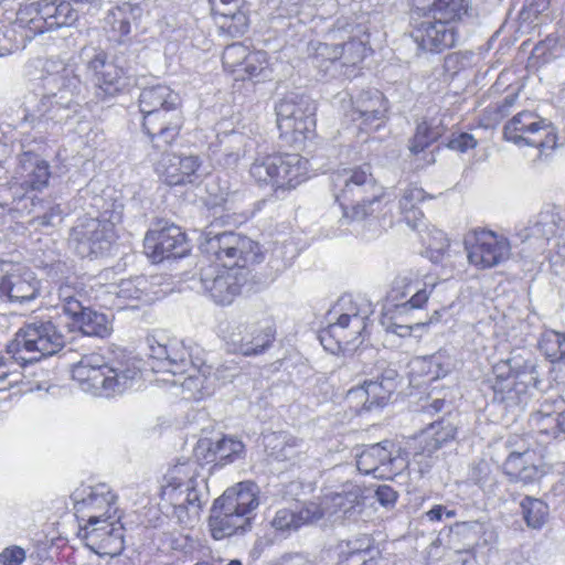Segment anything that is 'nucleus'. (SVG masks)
<instances>
[{
  "label": "nucleus",
  "mask_w": 565,
  "mask_h": 565,
  "mask_svg": "<svg viewBox=\"0 0 565 565\" xmlns=\"http://www.w3.org/2000/svg\"><path fill=\"white\" fill-rule=\"evenodd\" d=\"M210 262L202 271L204 292L220 306H228L241 296L245 278L238 271L260 264L265 254L258 242L235 232H223L205 239Z\"/></svg>",
  "instance_id": "nucleus-1"
},
{
  "label": "nucleus",
  "mask_w": 565,
  "mask_h": 565,
  "mask_svg": "<svg viewBox=\"0 0 565 565\" xmlns=\"http://www.w3.org/2000/svg\"><path fill=\"white\" fill-rule=\"evenodd\" d=\"M148 363L158 384L177 386L185 401L211 397L223 383L221 371L207 362L196 345L181 340L150 345Z\"/></svg>",
  "instance_id": "nucleus-2"
},
{
  "label": "nucleus",
  "mask_w": 565,
  "mask_h": 565,
  "mask_svg": "<svg viewBox=\"0 0 565 565\" xmlns=\"http://www.w3.org/2000/svg\"><path fill=\"white\" fill-rule=\"evenodd\" d=\"M137 105L141 131L154 151L167 150L179 143L186 117L175 92L161 84L145 87Z\"/></svg>",
  "instance_id": "nucleus-3"
},
{
  "label": "nucleus",
  "mask_w": 565,
  "mask_h": 565,
  "mask_svg": "<svg viewBox=\"0 0 565 565\" xmlns=\"http://www.w3.org/2000/svg\"><path fill=\"white\" fill-rule=\"evenodd\" d=\"M137 375L132 359L117 348L84 354L71 369L72 380L82 391L106 398L121 394Z\"/></svg>",
  "instance_id": "nucleus-4"
},
{
  "label": "nucleus",
  "mask_w": 565,
  "mask_h": 565,
  "mask_svg": "<svg viewBox=\"0 0 565 565\" xmlns=\"http://www.w3.org/2000/svg\"><path fill=\"white\" fill-rule=\"evenodd\" d=\"M373 305L363 297L341 296L326 313L327 324L318 332L324 350L337 354L364 342L370 335Z\"/></svg>",
  "instance_id": "nucleus-5"
},
{
  "label": "nucleus",
  "mask_w": 565,
  "mask_h": 565,
  "mask_svg": "<svg viewBox=\"0 0 565 565\" xmlns=\"http://www.w3.org/2000/svg\"><path fill=\"white\" fill-rule=\"evenodd\" d=\"M309 160L300 153L274 150L257 153L248 168L252 182L259 189H269L281 198L309 179Z\"/></svg>",
  "instance_id": "nucleus-6"
},
{
  "label": "nucleus",
  "mask_w": 565,
  "mask_h": 565,
  "mask_svg": "<svg viewBox=\"0 0 565 565\" xmlns=\"http://www.w3.org/2000/svg\"><path fill=\"white\" fill-rule=\"evenodd\" d=\"M343 186L335 194L342 207L343 217L349 222H364L382 210L387 195L372 172L370 163L343 170Z\"/></svg>",
  "instance_id": "nucleus-7"
},
{
  "label": "nucleus",
  "mask_w": 565,
  "mask_h": 565,
  "mask_svg": "<svg viewBox=\"0 0 565 565\" xmlns=\"http://www.w3.org/2000/svg\"><path fill=\"white\" fill-rule=\"evenodd\" d=\"M279 137L307 151L319 140L317 132V105L315 100L298 94H288L275 106Z\"/></svg>",
  "instance_id": "nucleus-8"
},
{
  "label": "nucleus",
  "mask_w": 565,
  "mask_h": 565,
  "mask_svg": "<svg viewBox=\"0 0 565 565\" xmlns=\"http://www.w3.org/2000/svg\"><path fill=\"white\" fill-rule=\"evenodd\" d=\"M541 383L535 359L525 352H512L493 364L489 387L498 402H516L529 388Z\"/></svg>",
  "instance_id": "nucleus-9"
},
{
  "label": "nucleus",
  "mask_w": 565,
  "mask_h": 565,
  "mask_svg": "<svg viewBox=\"0 0 565 565\" xmlns=\"http://www.w3.org/2000/svg\"><path fill=\"white\" fill-rule=\"evenodd\" d=\"M78 21V12L68 0H34L21 3L11 25L23 38L73 26Z\"/></svg>",
  "instance_id": "nucleus-10"
},
{
  "label": "nucleus",
  "mask_w": 565,
  "mask_h": 565,
  "mask_svg": "<svg viewBox=\"0 0 565 565\" xmlns=\"http://www.w3.org/2000/svg\"><path fill=\"white\" fill-rule=\"evenodd\" d=\"M198 467L194 462H177L162 476L158 492L159 505L182 520L190 508L199 509L200 495L196 479Z\"/></svg>",
  "instance_id": "nucleus-11"
},
{
  "label": "nucleus",
  "mask_w": 565,
  "mask_h": 565,
  "mask_svg": "<svg viewBox=\"0 0 565 565\" xmlns=\"http://www.w3.org/2000/svg\"><path fill=\"white\" fill-rule=\"evenodd\" d=\"M121 214L107 210L97 217L78 218L71 231V239L82 256L98 257L108 253L119 238Z\"/></svg>",
  "instance_id": "nucleus-12"
},
{
  "label": "nucleus",
  "mask_w": 565,
  "mask_h": 565,
  "mask_svg": "<svg viewBox=\"0 0 565 565\" xmlns=\"http://www.w3.org/2000/svg\"><path fill=\"white\" fill-rule=\"evenodd\" d=\"M503 138L519 147L537 149L540 157L550 156L558 145L555 126L533 110H521L503 126Z\"/></svg>",
  "instance_id": "nucleus-13"
},
{
  "label": "nucleus",
  "mask_w": 565,
  "mask_h": 565,
  "mask_svg": "<svg viewBox=\"0 0 565 565\" xmlns=\"http://www.w3.org/2000/svg\"><path fill=\"white\" fill-rule=\"evenodd\" d=\"M64 344V335L53 322L29 323L15 333L8 347V352L15 360L36 362L56 354Z\"/></svg>",
  "instance_id": "nucleus-14"
},
{
  "label": "nucleus",
  "mask_w": 565,
  "mask_h": 565,
  "mask_svg": "<svg viewBox=\"0 0 565 565\" xmlns=\"http://www.w3.org/2000/svg\"><path fill=\"white\" fill-rule=\"evenodd\" d=\"M463 248L468 264L479 271L497 268L512 256L510 239L486 227L470 230L463 237Z\"/></svg>",
  "instance_id": "nucleus-15"
},
{
  "label": "nucleus",
  "mask_w": 565,
  "mask_h": 565,
  "mask_svg": "<svg viewBox=\"0 0 565 565\" xmlns=\"http://www.w3.org/2000/svg\"><path fill=\"white\" fill-rule=\"evenodd\" d=\"M221 62L223 72L235 82H264L273 73L269 54L243 42L226 45Z\"/></svg>",
  "instance_id": "nucleus-16"
},
{
  "label": "nucleus",
  "mask_w": 565,
  "mask_h": 565,
  "mask_svg": "<svg viewBox=\"0 0 565 565\" xmlns=\"http://www.w3.org/2000/svg\"><path fill=\"white\" fill-rule=\"evenodd\" d=\"M142 247L145 256L154 265L185 258L192 252L186 232L174 223L161 221L146 232Z\"/></svg>",
  "instance_id": "nucleus-17"
},
{
  "label": "nucleus",
  "mask_w": 565,
  "mask_h": 565,
  "mask_svg": "<svg viewBox=\"0 0 565 565\" xmlns=\"http://www.w3.org/2000/svg\"><path fill=\"white\" fill-rule=\"evenodd\" d=\"M388 110V100L382 92L366 89L351 97L347 116L359 134L371 135L386 125Z\"/></svg>",
  "instance_id": "nucleus-18"
},
{
  "label": "nucleus",
  "mask_w": 565,
  "mask_h": 565,
  "mask_svg": "<svg viewBox=\"0 0 565 565\" xmlns=\"http://www.w3.org/2000/svg\"><path fill=\"white\" fill-rule=\"evenodd\" d=\"M52 175L50 162L38 152L28 150L18 156L11 182L23 195L38 194L50 186Z\"/></svg>",
  "instance_id": "nucleus-19"
},
{
  "label": "nucleus",
  "mask_w": 565,
  "mask_h": 565,
  "mask_svg": "<svg viewBox=\"0 0 565 565\" xmlns=\"http://www.w3.org/2000/svg\"><path fill=\"white\" fill-rule=\"evenodd\" d=\"M276 339L273 323L242 324L225 338L227 352L243 356H257L269 350Z\"/></svg>",
  "instance_id": "nucleus-20"
},
{
  "label": "nucleus",
  "mask_w": 565,
  "mask_h": 565,
  "mask_svg": "<svg viewBox=\"0 0 565 565\" xmlns=\"http://www.w3.org/2000/svg\"><path fill=\"white\" fill-rule=\"evenodd\" d=\"M411 35L420 51L440 54L456 46L459 31L457 25L427 15L414 25Z\"/></svg>",
  "instance_id": "nucleus-21"
},
{
  "label": "nucleus",
  "mask_w": 565,
  "mask_h": 565,
  "mask_svg": "<svg viewBox=\"0 0 565 565\" xmlns=\"http://www.w3.org/2000/svg\"><path fill=\"white\" fill-rule=\"evenodd\" d=\"M85 546L99 557H116L125 550V527L119 519L99 522L92 526H81Z\"/></svg>",
  "instance_id": "nucleus-22"
},
{
  "label": "nucleus",
  "mask_w": 565,
  "mask_h": 565,
  "mask_svg": "<svg viewBox=\"0 0 565 565\" xmlns=\"http://www.w3.org/2000/svg\"><path fill=\"white\" fill-rule=\"evenodd\" d=\"M527 424L530 433L543 443L565 439V399H544L531 413Z\"/></svg>",
  "instance_id": "nucleus-23"
},
{
  "label": "nucleus",
  "mask_w": 565,
  "mask_h": 565,
  "mask_svg": "<svg viewBox=\"0 0 565 565\" xmlns=\"http://www.w3.org/2000/svg\"><path fill=\"white\" fill-rule=\"evenodd\" d=\"M434 288V284L428 286L416 276H398L386 292L385 301L390 305L386 309H396L397 311L424 309Z\"/></svg>",
  "instance_id": "nucleus-24"
},
{
  "label": "nucleus",
  "mask_w": 565,
  "mask_h": 565,
  "mask_svg": "<svg viewBox=\"0 0 565 565\" xmlns=\"http://www.w3.org/2000/svg\"><path fill=\"white\" fill-rule=\"evenodd\" d=\"M202 160L198 154L168 152L154 164L159 178L171 186L193 183L199 178Z\"/></svg>",
  "instance_id": "nucleus-25"
},
{
  "label": "nucleus",
  "mask_w": 565,
  "mask_h": 565,
  "mask_svg": "<svg viewBox=\"0 0 565 565\" xmlns=\"http://www.w3.org/2000/svg\"><path fill=\"white\" fill-rule=\"evenodd\" d=\"M374 54L371 46V33L365 28L358 35L351 36L347 42L339 44V58L337 68L348 78L362 73L364 62Z\"/></svg>",
  "instance_id": "nucleus-26"
},
{
  "label": "nucleus",
  "mask_w": 565,
  "mask_h": 565,
  "mask_svg": "<svg viewBox=\"0 0 565 565\" xmlns=\"http://www.w3.org/2000/svg\"><path fill=\"white\" fill-rule=\"evenodd\" d=\"M94 74L97 96L102 99L121 94L127 86V76L122 67L107 60L104 52L97 53L88 63Z\"/></svg>",
  "instance_id": "nucleus-27"
},
{
  "label": "nucleus",
  "mask_w": 565,
  "mask_h": 565,
  "mask_svg": "<svg viewBox=\"0 0 565 565\" xmlns=\"http://www.w3.org/2000/svg\"><path fill=\"white\" fill-rule=\"evenodd\" d=\"M324 516L323 508L316 502H307L296 510L278 509L270 520V527L278 535L288 536L303 526L317 523Z\"/></svg>",
  "instance_id": "nucleus-28"
},
{
  "label": "nucleus",
  "mask_w": 565,
  "mask_h": 565,
  "mask_svg": "<svg viewBox=\"0 0 565 565\" xmlns=\"http://www.w3.org/2000/svg\"><path fill=\"white\" fill-rule=\"evenodd\" d=\"M393 447L392 441L384 440L363 449L356 458L358 470L377 479H393L397 475L394 469L396 458L393 457Z\"/></svg>",
  "instance_id": "nucleus-29"
},
{
  "label": "nucleus",
  "mask_w": 565,
  "mask_h": 565,
  "mask_svg": "<svg viewBox=\"0 0 565 565\" xmlns=\"http://www.w3.org/2000/svg\"><path fill=\"white\" fill-rule=\"evenodd\" d=\"M502 470L510 481L533 483L543 476L542 455L534 448L514 450L502 463Z\"/></svg>",
  "instance_id": "nucleus-30"
},
{
  "label": "nucleus",
  "mask_w": 565,
  "mask_h": 565,
  "mask_svg": "<svg viewBox=\"0 0 565 565\" xmlns=\"http://www.w3.org/2000/svg\"><path fill=\"white\" fill-rule=\"evenodd\" d=\"M207 527L213 540L222 541L248 532L252 527V519L227 511V507L216 499L210 511Z\"/></svg>",
  "instance_id": "nucleus-31"
},
{
  "label": "nucleus",
  "mask_w": 565,
  "mask_h": 565,
  "mask_svg": "<svg viewBox=\"0 0 565 565\" xmlns=\"http://www.w3.org/2000/svg\"><path fill=\"white\" fill-rule=\"evenodd\" d=\"M338 565H379L380 551L371 534L341 540L337 545Z\"/></svg>",
  "instance_id": "nucleus-32"
},
{
  "label": "nucleus",
  "mask_w": 565,
  "mask_h": 565,
  "mask_svg": "<svg viewBox=\"0 0 565 565\" xmlns=\"http://www.w3.org/2000/svg\"><path fill=\"white\" fill-rule=\"evenodd\" d=\"M40 294V281L29 270H17L6 274L0 279V298L12 302H25L35 299Z\"/></svg>",
  "instance_id": "nucleus-33"
},
{
  "label": "nucleus",
  "mask_w": 565,
  "mask_h": 565,
  "mask_svg": "<svg viewBox=\"0 0 565 565\" xmlns=\"http://www.w3.org/2000/svg\"><path fill=\"white\" fill-rule=\"evenodd\" d=\"M75 514L79 521H86L84 526L96 525L104 519L114 520L116 514V498L111 493L92 492L85 499L75 503Z\"/></svg>",
  "instance_id": "nucleus-34"
},
{
  "label": "nucleus",
  "mask_w": 565,
  "mask_h": 565,
  "mask_svg": "<svg viewBox=\"0 0 565 565\" xmlns=\"http://www.w3.org/2000/svg\"><path fill=\"white\" fill-rule=\"evenodd\" d=\"M211 18L221 35L239 38L250 26V10L247 2L210 11Z\"/></svg>",
  "instance_id": "nucleus-35"
},
{
  "label": "nucleus",
  "mask_w": 565,
  "mask_h": 565,
  "mask_svg": "<svg viewBox=\"0 0 565 565\" xmlns=\"http://www.w3.org/2000/svg\"><path fill=\"white\" fill-rule=\"evenodd\" d=\"M217 500L227 507V511H234L242 518H250L252 512L259 505L257 484L254 481H241L227 489Z\"/></svg>",
  "instance_id": "nucleus-36"
},
{
  "label": "nucleus",
  "mask_w": 565,
  "mask_h": 565,
  "mask_svg": "<svg viewBox=\"0 0 565 565\" xmlns=\"http://www.w3.org/2000/svg\"><path fill=\"white\" fill-rule=\"evenodd\" d=\"M456 436L457 427L452 423L444 418L436 420L417 436L418 452L429 457L454 441Z\"/></svg>",
  "instance_id": "nucleus-37"
},
{
  "label": "nucleus",
  "mask_w": 565,
  "mask_h": 565,
  "mask_svg": "<svg viewBox=\"0 0 565 565\" xmlns=\"http://www.w3.org/2000/svg\"><path fill=\"white\" fill-rule=\"evenodd\" d=\"M245 455V445L233 437L224 436L220 440L207 443L206 454L203 459L214 467H225L239 460Z\"/></svg>",
  "instance_id": "nucleus-38"
},
{
  "label": "nucleus",
  "mask_w": 565,
  "mask_h": 565,
  "mask_svg": "<svg viewBox=\"0 0 565 565\" xmlns=\"http://www.w3.org/2000/svg\"><path fill=\"white\" fill-rule=\"evenodd\" d=\"M413 4L450 25H457L468 13L466 0H413Z\"/></svg>",
  "instance_id": "nucleus-39"
},
{
  "label": "nucleus",
  "mask_w": 565,
  "mask_h": 565,
  "mask_svg": "<svg viewBox=\"0 0 565 565\" xmlns=\"http://www.w3.org/2000/svg\"><path fill=\"white\" fill-rule=\"evenodd\" d=\"M445 134L443 124H435L433 119L424 118L417 122L415 131L408 140V150L418 156L436 143Z\"/></svg>",
  "instance_id": "nucleus-40"
},
{
  "label": "nucleus",
  "mask_w": 565,
  "mask_h": 565,
  "mask_svg": "<svg viewBox=\"0 0 565 565\" xmlns=\"http://www.w3.org/2000/svg\"><path fill=\"white\" fill-rule=\"evenodd\" d=\"M141 18V9L138 6L124 3L113 8L107 15V23L113 32L120 38L127 36L131 25L137 24Z\"/></svg>",
  "instance_id": "nucleus-41"
},
{
  "label": "nucleus",
  "mask_w": 565,
  "mask_h": 565,
  "mask_svg": "<svg viewBox=\"0 0 565 565\" xmlns=\"http://www.w3.org/2000/svg\"><path fill=\"white\" fill-rule=\"evenodd\" d=\"M429 199H431V195L427 194L422 188L411 185L405 189L399 199V209L404 220L415 227L417 222L424 217L418 205Z\"/></svg>",
  "instance_id": "nucleus-42"
},
{
  "label": "nucleus",
  "mask_w": 565,
  "mask_h": 565,
  "mask_svg": "<svg viewBox=\"0 0 565 565\" xmlns=\"http://www.w3.org/2000/svg\"><path fill=\"white\" fill-rule=\"evenodd\" d=\"M364 390H367L369 408L371 412L386 406L394 392V385L383 376L376 380H366L363 383Z\"/></svg>",
  "instance_id": "nucleus-43"
},
{
  "label": "nucleus",
  "mask_w": 565,
  "mask_h": 565,
  "mask_svg": "<svg viewBox=\"0 0 565 565\" xmlns=\"http://www.w3.org/2000/svg\"><path fill=\"white\" fill-rule=\"evenodd\" d=\"M520 89L509 92L500 100L490 104L483 110L482 122L487 127L498 125L518 105Z\"/></svg>",
  "instance_id": "nucleus-44"
},
{
  "label": "nucleus",
  "mask_w": 565,
  "mask_h": 565,
  "mask_svg": "<svg viewBox=\"0 0 565 565\" xmlns=\"http://www.w3.org/2000/svg\"><path fill=\"white\" fill-rule=\"evenodd\" d=\"M523 520L531 529H541L548 519V505L541 499L526 495L520 503Z\"/></svg>",
  "instance_id": "nucleus-45"
},
{
  "label": "nucleus",
  "mask_w": 565,
  "mask_h": 565,
  "mask_svg": "<svg viewBox=\"0 0 565 565\" xmlns=\"http://www.w3.org/2000/svg\"><path fill=\"white\" fill-rule=\"evenodd\" d=\"M142 281L139 279L121 280L118 286L117 297L125 308H139V303L145 295V288L140 287Z\"/></svg>",
  "instance_id": "nucleus-46"
},
{
  "label": "nucleus",
  "mask_w": 565,
  "mask_h": 565,
  "mask_svg": "<svg viewBox=\"0 0 565 565\" xmlns=\"http://www.w3.org/2000/svg\"><path fill=\"white\" fill-rule=\"evenodd\" d=\"M402 312L403 311H397L396 309L383 310L380 318V322L387 332L405 338L409 337L413 333L414 329L427 326V323H416L413 326L398 323L397 320Z\"/></svg>",
  "instance_id": "nucleus-47"
},
{
  "label": "nucleus",
  "mask_w": 565,
  "mask_h": 565,
  "mask_svg": "<svg viewBox=\"0 0 565 565\" xmlns=\"http://www.w3.org/2000/svg\"><path fill=\"white\" fill-rule=\"evenodd\" d=\"M539 348L550 362H561V332L554 330L544 332L539 341Z\"/></svg>",
  "instance_id": "nucleus-48"
},
{
  "label": "nucleus",
  "mask_w": 565,
  "mask_h": 565,
  "mask_svg": "<svg viewBox=\"0 0 565 565\" xmlns=\"http://www.w3.org/2000/svg\"><path fill=\"white\" fill-rule=\"evenodd\" d=\"M81 328L85 334L100 338L106 337L110 332L106 317L94 311L83 316Z\"/></svg>",
  "instance_id": "nucleus-49"
},
{
  "label": "nucleus",
  "mask_w": 565,
  "mask_h": 565,
  "mask_svg": "<svg viewBox=\"0 0 565 565\" xmlns=\"http://www.w3.org/2000/svg\"><path fill=\"white\" fill-rule=\"evenodd\" d=\"M339 44H330L324 42L311 43V56L316 62L323 66L327 63L338 65Z\"/></svg>",
  "instance_id": "nucleus-50"
},
{
  "label": "nucleus",
  "mask_w": 565,
  "mask_h": 565,
  "mask_svg": "<svg viewBox=\"0 0 565 565\" xmlns=\"http://www.w3.org/2000/svg\"><path fill=\"white\" fill-rule=\"evenodd\" d=\"M345 403L355 415L371 413L367 390H364L363 384L354 386L347 392Z\"/></svg>",
  "instance_id": "nucleus-51"
},
{
  "label": "nucleus",
  "mask_w": 565,
  "mask_h": 565,
  "mask_svg": "<svg viewBox=\"0 0 565 565\" xmlns=\"http://www.w3.org/2000/svg\"><path fill=\"white\" fill-rule=\"evenodd\" d=\"M444 146L451 151L465 153L473 150L478 146V140L469 132H452Z\"/></svg>",
  "instance_id": "nucleus-52"
},
{
  "label": "nucleus",
  "mask_w": 565,
  "mask_h": 565,
  "mask_svg": "<svg viewBox=\"0 0 565 565\" xmlns=\"http://www.w3.org/2000/svg\"><path fill=\"white\" fill-rule=\"evenodd\" d=\"M26 558L24 548L11 545L0 553V565H21Z\"/></svg>",
  "instance_id": "nucleus-53"
},
{
  "label": "nucleus",
  "mask_w": 565,
  "mask_h": 565,
  "mask_svg": "<svg viewBox=\"0 0 565 565\" xmlns=\"http://www.w3.org/2000/svg\"><path fill=\"white\" fill-rule=\"evenodd\" d=\"M375 498L382 507L392 509L398 500V492L391 486L381 484L375 490Z\"/></svg>",
  "instance_id": "nucleus-54"
},
{
  "label": "nucleus",
  "mask_w": 565,
  "mask_h": 565,
  "mask_svg": "<svg viewBox=\"0 0 565 565\" xmlns=\"http://www.w3.org/2000/svg\"><path fill=\"white\" fill-rule=\"evenodd\" d=\"M418 373L420 375H426L428 381H434L439 379L440 373V363L436 361L434 358H424L417 362Z\"/></svg>",
  "instance_id": "nucleus-55"
},
{
  "label": "nucleus",
  "mask_w": 565,
  "mask_h": 565,
  "mask_svg": "<svg viewBox=\"0 0 565 565\" xmlns=\"http://www.w3.org/2000/svg\"><path fill=\"white\" fill-rule=\"evenodd\" d=\"M457 515V511L454 509H447L443 504H435L428 511L425 512V518L429 522H440L444 516L452 519Z\"/></svg>",
  "instance_id": "nucleus-56"
},
{
  "label": "nucleus",
  "mask_w": 565,
  "mask_h": 565,
  "mask_svg": "<svg viewBox=\"0 0 565 565\" xmlns=\"http://www.w3.org/2000/svg\"><path fill=\"white\" fill-rule=\"evenodd\" d=\"M477 561V552L475 547L456 551L452 556L455 565H475Z\"/></svg>",
  "instance_id": "nucleus-57"
},
{
  "label": "nucleus",
  "mask_w": 565,
  "mask_h": 565,
  "mask_svg": "<svg viewBox=\"0 0 565 565\" xmlns=\"http://www.w3.org/2000/svg\"><path fill=\"white\" fill-rule=\"evenodd\" d=\"M210 11L247 2L246 0H207Z\"/></svg>",
  "instance_id": "nucleus-58"
},
{
  "label": "nucleus",
  "mask_w": 565,
  "mask_h": 565,
  "mask_svg": "<svg viewBox=\"0 0 565 565\" xmlns=\"http://www.w3.org/2000/svg\"><path fill=\"white\" fill-rule=\"evenodd\" d=\"M10 373V365L4 361L3 356L0 354V384H2L8 379Z\"/></svg>",
  "instance_id": "nucleus-59"
},
{
  "label": "nucleus",
  "mask_w": 565,
  "mask_h": 565,
  "mask_svg": "<svg viewBox=\"0 0 565 565\" xmlns=\"http://www.w3.org/2000/svg\"><path fill=\"white\" fill-rule=\"evenodd\" d=\"M445 406V399L443 398H436L431 402V404L428 406L429 409H431L434 413L440 412Z\"/></svg>",
  "instance_id": "nucleus-60"
},
{
  "label": "nucleus",
  "mask_w": 565,
  "mask_h": 565,
  "mask_svg": "<svg viewBox=\"0 0 565 565\" xmlns=\"http://www.w3.org/2000/svg\"><path fill=\"white\" fill-rule=\"evenodd\" d=\"M561 351H562L561 362L565 363V332H561Z\"/></svg>",
  "instance_id": "nucleus-61"
},
{
  "label": "nucleus",
  "mask_w": 565,
  "mask_h": 565,
  "mask_svg": "<svg viewBox=\"0 0 565 565\" xmlns=\"http://www.w3.org/2000/svg\"><path fill=\"white\" fill-rule=\"evenodd\" d=\"M72 4L73 3H76V4H86V6H92V4H95L97 3L99 0H68Z\"/></svg>",
  "instance_id": "nucleus-62"
},
{
  "label": "nucleus",
  "mask_w": 565,
  "mask_h": 565,
  "mask_svg": "<svg viewBox=\"0 0 565 565\" xmlns=\"http://www.w3.org/2000/svg\"><path fill=\"white\" fill-rule=\"evenodd\" d=\"M266 203H267V200H266V199H263V200L258 201V202L256 203V209H257L258 211H260V210H262V207H264V206L266 205Z\"/></svg>",
  "instance_id": "nucleus-63"
},
{
  "label": "nucleus",
  "mask_w": 565,
  "mask_h": 565,
  "mask_svg": "<svg viewBox=\"0 0 565 565\" xmlns=\"http://www.w3.org/2000/svg\"><path fill=\"white\" fill-rule=\"evenodd\" d=\"M227 565H242V562L238 561V559H232V561L228 562Z\"/></svg>",
  "instance_id": "nucleus-64"
}]
</instances>
